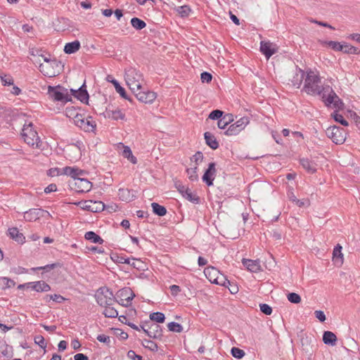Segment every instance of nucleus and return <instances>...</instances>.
<instances>
[{
    "label": "nucleus",
    "instance_id": "nucleus-1",
    "mask_svg": "<svg viewBox=\"0 0 360 360\" xmlns=\"http://www.w3.org/2000/svg\"><path fill=\"white\" fill-rule=\"evenodd\" d=\"M319 74L311 70L306 72L303 90L309 95H319L324 90L325 86H321Z\"/></svg>",
    "mask_w": 360,
    "mask_h": 360
},
{
    "label": "nucleus",
    "instance_id": "nucleus-2",
    "mask_svg": "<svg viewBox=\"0 0 360 360\" xmlns=\"http://www.w3.org/2000/svg\"><path fill=\"white\" fill-rule=\"evenodd\" d=\"M124 77L127 86L134 93L143 89V77L139 70L129 68L126 70Z\"/></svg>",
    "mask_w": 360,
    "mask_h": 360
},
{
    "label": "nucleus",
    "instance_id": "nucleus-3",
    "mask_svg": "<svg viewBox=\"0 0 360 360\" xmlns=\"http://www.w3.org/2000/svg\"><path fill=\"white\" fill-rule=\"evenodd\" d=\"M319 96H321L322 101L326 106L333 105L334 108L338 110L342 109L344 107L343 102L329 85H326L324 90Z\"/></svg>",
    "mask_w": 360,
    "mask_h": 360
},
{
    "label": "nucleus",
    "instance_id": "nucleus-4",
    "mask_svg": "<svg viewBox=\"0 0 360 360\" xmlns=\"http://www.w3.org/2000/svg\"><path fill=\"white\" fill-rule=\"evenodd\" d=\"M22 136L25 143L33 148H39L41 146V141L37 132L34 129L33 124L30 123L25 124L22 130Z\"/></svg>",
    "mask_w": 360,
    "mask_h": 360
},
{
    "label": "nucleus",
    "instance_id": "nucleus-5",
    "mask_svg": "<svg viewBox=\"0 0 360 360\" xmlns=\"http://www.w3.org/2000/svg\"><path fill=\"white\" fill-rule=\"evenodd\" d=\"M47 94L54 101L66 103L72 101L71 96L68 94V89L60 85L55 86H49Z\"/></svg>",
    "mask_w": 360,
    "mask_h": 360
},
{
    "label": "nucleus",
    "instance_id": "nucleus-6",
    "mask_svg": "<svg viewBox=\"0 0 360 360\" xmlns=\"http://www.w3.org/2000/svg\"><path fill=\"white\" fill-rule=\"evenodd\" d=\"M95 298L98 304L101 307L112 305L116 301L112 292L106 287L98 289L95 294Z\"/></svg>",
    "mask_w": 360,
    "mask_h": 360
},
{
    "label": "nucleus",
    "instance_id": "nucleus-7",
    "mask_svg": "<svg viewBox=\"0 0 360 360\" xmlns=\"http://www.w3.org/2000/svg\"><path fill=\"white\" fill-rule=\"evenodd\" d=\"M206 277L209 281L217 285L227 286V284L231 285V283L227 280L225 276L220 274V272L213 266H209L204 271Z\"/></svg>",
    "mask_w": 360,
    "mask_h": 360
},
{
    "label": "nucleus",
    "instance_id": "nucleus-8",
    "mask_svg": "<svg viewBox=\"0 0 360 360\" xmlns=\"http://www.w3.org/2000/svg\"><path fill=\"white\" fill-rule=\"evenodd\" d=\"M326 133L327 136L336 144H342L345 141L346 132L341 127L337 126L329 127Z\"/></svg>",
    "mask_w": 360,
    "mask_h": 360
},
{
    "label": "nucleus",
    "instance_id": "nucleus-9",
    "mask_svg": "<svg viewBox=\"0 0 360 360\" xmlns=\"http://www.w3.org/2000/svg\"><path fill=\"white\" fill-rule=\"evenodd\" d=\"M70 186L77 193H86L91 191L92 184L86 179L79 177L70 181Z\"/></svg>",
    "mask_w": 360,
    "mask_h": 360
},
{
    "label": "nucleus",
    "instance_id": "nucleus-10",
    "mask_svg": "<svg viewBox=\"0 0 360 360\" xmlns=\"http://www.w3.org/2000/svg\"><path fill=\"white\" fill-rule=\"evenodd\" d=\"M141 328L150 338L160 339L162 336V330L156 323L146 322Z\"/></svg>",
    "mask_w": 360,
    "mask_h": 360
},
{
    "label": "nucleus",
    "instance_id": "nucleus-11",
    "mask_svg": "<svg viewBox=\"0 0 360 360\" xmlns=\"http://www.w3.org/2000/svg\"><path fill=\"white\" fill-rule=\"evenodd\" d=\"M249 122V117L244 116L240 118L234 124H231L228 129L224 132V134L226 136H236L243 130Z\"/></svg>",
    "mask_w": 360,
    "mask_h": 360
},
{
    "label": "nucleus",
    "instance_id": "nucleus-12",
    "mask_svg": "<svg viewBox=\"0 0 360 360\" xmlns=\"http://www.w3.org/2000/svg\"><path fill=\"white\" fill-rule=\"evenodd\" d=\"M117 297L119 298V300L117 301L119 304L124 307H128L131 304L135 294L130 288H124L117 292Z\"/></svg>",
    "mask_w": 360,
    "mask_h": 360
},
{
    "label": "nucleus",
    "instance_id": "nucleus-13",
    "mask_svg": "<svg viewBox=\"0 0 360 360\" xmlns=\"http://www.w3.org/2000/svg\"><path fill=\"white\" fill-rule=\"evenodd\" d=\"M75 124L85 131H93L96 126L91 117L85 118L82 114L77 117Z\"/></svg>",
    "mask_w": 360,
    "mask_h": 360
},
{
    "label": "nucleus",
    "instance_id": "nucleus-14",
    "mask_svg": "<svg viewBox=\"0 0 360 360\" xmlns=\"http://www.w3.org/2000/svg\"><path fill=\"white\" fill-rule=\"evenodd\" d=\"M136 98L144 103H152L156 98L157 94L149 90H139L134 93Z\"/></svg>",
    "mask_w": 360,
    "mask_h": 360
},
{
    "label": "nucleus",
    "instance_id": "nucleus-15",
    "mask_svg": "<svg viewBox=\"0 0 360 360\" xmlns=\"http://www.w3.org/2000/svg\"><path fill=\"white\" fill-rule=\"evenodd\" d=\"M217 169L215 162H210L208 165L207 169L205 170L203 176L202 181L208 186L213 185V181L216 176Z\"/></svg>",
    "mask_w": 360,
    "mask_h": 360
},
{
    "label": "nucleus",
    "instance_id": "nucleus-16",
    "mask_svg": "<svg viewBox=\"0 0 360 360\" xmlns=\"http://www.w3.org/2000/svg\"><path fill=\"white\" fill-rule=\"evenodd\" d=\"M260 51L265 56L266 59H269L277 52V48L275 44L270 41H262L260 42Z\"/></svg>",
    "mask_w": 360,
    "mask_h": 360
},
{
    "label": "nucleus",
    "instance_id": "nucleus-17",
    "mask_svg": "<svg viewBox=\"0 0 360 360\" xmlns=\"http://www.w3.org/2000/svg\"><path fill=\"white\" fill-rule=\"evenodd\" d=\"M43 213L49 214V212L42 209L32 208L24 212V219L28 221H36L39 219V217L44 216Z\"/></svg>",
    "mask_w": 360,
    "mask_h": 360
},
{
    "label": "nucleus",
    "instance_id": "nucleus-18",
    "mask_svg": "<svg viewBox=\"0 0 360 360\" xmlns=\"http://www.w3.org/2000/svg\"><path fill=\"white\" fill-rule=\"evenodd\" d=\"M242 263L247 269L253 273H257L262 271L260 261L259 259L252 260L248 259H243Z\"/></svg>",
    "mask_w": 360,
    "mask_h": 360
},
{
    "label": "nucleus",
    "instance_id": "nucleus-19",
    "mask_svg": "<svg viewBox=\"0 0 360 360\" xmlns=\"http://www.w3.org/2000/svg\"><path fill=\"white\" fill-rule=\"evenodd\" d=\"M304 76V71L296 66L295 74L292 78L290 79L292 86H295L296 88H300L303 82Z\"/></svg>",
    "mask_w": 360,
    "mask_h": 360
},
{
    "label": "nucleus",
    "instance_id": "nucleus-20",
    "mask_svg": "<svg viewBox=\"0 0 360 360\" xmlns=\"http://www.w3.org/2000/svg\"><path fill=\"white\" fill-rule=\"evenodd\" d=\"M106 80L114 85L116 91L120 95L121 97L124 99L129 100V98L127 97L125 89L120 85L118 81L116 80L112 76L108 75Z\"/></svg>",
    "mask_w": 360,
    "mask_h": 360
},
{
    "label": "nucleus",
    "instance_id": "nucleus-21",
    "mask_svg": "<svg viewBox=\"0 0 360 360\" xmlns=\"http://www.w3.org/2000/svg\"><path fill=\"white\" fill-rule=\"evenodd\" d=\"M54 66H58V64H51V63L40 64L39 70L45 76L51 77H53L56 75V72L52 70Z\"/></svg>",
    "mask_w": 360,
    "mask_h": 360
},
{
    "label": "nucleus",
    "instance_id": "nucleus-22",
    "mask_svg": "<svg viewBox=\"0 0 360 360\" xmlns=\"http://www.w3.org/2000/svg\"><path fill=\"white\" fill-rule=\"evenodd\" d=\"M300 162L302 167L309 173L313 174L316 172V165L313 162L309 160L308 158H301L300 160Z\"/></svg>",
    "mask_w": 360,
    "mask_h": 360
},
{
    "label": "nucleus",
    "instance_id": "nucleus-23",
    "mask_svg": "<svg viewBox=\"0 0 360 360\" xmlns=\"http://www.w3.org/2000/svg\"><path fill=\"white\" fill-rule=\"evenodd\" d=\"M204 137L205 139L206 144L208 146H210L212 149L216 150L217 148H219V143L212 133L209 131L205 132L204 134Z\"/></svg>",
    "mask_w": 360,
    "mask_h": 360
},
{
    "label": "nucleus",
    "instance_id": "nucleus-24",
    "mask_svg": "<svg viewBox=\"0 0 360 360\" xmlns=\"http://www.w3.org/2000/svg\"><path fill=\"white\" fill-rule=\"evenodd\" d=\"M81 102L87 103L89 100V94L84 83L78 89L76 97Z\"/></svg>",
    "mask_w": 360,
    "mask_h": 360
},
{
    "label": "nucleus",
    "instance_id": "nucleus-25",
    "mask_svg": "<svg viewBox=\"0 0 360 360\" xmlns=\"http://www.w3.org/2000/svg\"><path fill=\"white\" fill-rule=\"evenodd\" d=\"M81 47L80 42L78 40L67 43L64 47V52L68 54H71L77 52Z\"/></svg>",
    "mask_w": 360,
    "mask_h": 360
},
{
    "label": "nucleus",
    "instance_id": "nucleus-26",
    "mask_svg": "<svg viewBox=\"0 0 360 360\" xmlns=\"http://www.w3.org/2000/svg\"><path fill=\"white\" fill-rule=\"evenodd\" d=\"M120 145L123 148V150L122 151V156L125 158H127V160L132 164H136L137 159L135 156L133 155L131 148L129 146H124L122 143H120Z\"/></svg>",
    "mask_w": 360,
    "mask_h": 360
},
{
    "label": "nucleus",
    "instance_id": "nucleus-27",
    "mask_svg": "<svg viewBox=\"0 0 360 360\" xmlns=\"http://www.w3.org/2000/svg\"><path fill=\"white\" fill-rule=\"evenodd\" d=\"M120 198L123 201L130 202L134 200V195L128 188H120L118 191Z\"/></svg>",
    "mask_w": 360,
    "mask_h": 360
},
{
    "label": "nucleus",
    "instance_id": "nucleus-28",
    "mask_svg": "<svg viewBox=\"0 0 360 360\" xmlns=\"http://www.w3.org/2000/svg\"><path fill=\"white\" fill-rule=\"evenodd\" d=\"M323 341L326 345L334 346L337 342V337L331 331H325L323 335Z\"/></svg>",
    "mask_w": 360,
    "mask_h": 360
},
{
    "label": "nucleus",
    "instance_id": "nucleus-29",
    "mask_svg": "<svg viewBox=\"0 0 360 360\" xmlns=\"http://www.w3.org/2000/svg\"><path fill=\"white\" fill-rule=\"evenodd\" d=\"M8 234L11 238L15 240L17 242L22 243L25 241V237L22 233H20L18 229L15 227L10 228L8 229Z\"/></svg>",
    "mask_w": 360,
    "mask_h": 360
},
{
    "label": "nucleus",
    "instance_id": "nucleus-30",
    "mask_svg": "<svg viewBox=\"0 0 360 360\" xmlns=\"http://www.w3.org/2000/svg\"><path fill=\"white\" fill-rule=\"evenodd\" d=\"M63 174L70 176L75 179V178H79V176L82 174V171L77 168L65 167L63 169Z\"/></svg>",
    "mask_w": 360,
    "mask_h": 360
},
{
    "label": "nucleus",
    "instance_id": "nucleus-31",
    "mask_svg": "<svg viewBox=\"0 0 360 360\" xmlns=\"http://www.w3.org/2000/svg\"><path fill=\"white\" fill-rule=\"evenodd\" d=\"M84 238L94 243L103 244L104 242L103 239L94 231L86 232L84 235Z\"/></svg>",
    "mask_w": 360,
    "mask_h": 360
},
{
    "label": "nucleus",
    "instance_id": "nucleus-32",
    "mask_svg": "<svg viewBox=\"0 0 360 360\" xmlns=\"http://www.w3.org/2000/svg\"><path fill=\"white\" fill-rule=\"evenodd\" d=\"M174 11L181 18H186L191 13V8L188 5L176 6L174 8Z\"/></svg>",
    "mask_w": 360,
    "mask_h": 360
},
{
    "label": "nucleus",
    "instance_id": "nucleus-33",
    "mask_svg": "<svg viewBox=\"0 0 360 360\" xmlns=\"http://www.w3.org/2000/svg\"><path fill=\"white\" fill-rule=\"evenodd\" d=\"M333 259L335 261V262L340 263V264L343 263V254L342 253V246L340 244H338L333 249Z\"/></svg>",
    "mask_w": 360,
    "mask_h": 360
},
{
    "label": "nucleus",
    "instance_id": "nucleus-34",
    "mask_svg": "<svg viewBox=\"0 0 360 360\" xmlns=\"http://www.w3.org/2000/svg\"><path fill=\"white\" fill-rule=\"evenodd\" d=\"M120 263L122 264H129L134 268H136L137 269H140L141 268V265L142 264L141 261L140 259H136L134 258L130 259V258H124L121 257L120 260Z\"/></svg>",
    "mask_w": 360,
    "mask_h": 360
},
{
    "label": "nucleus",
    "instance_id": "nucleus-35",
    "mask_svg": "<svg viewBox=\"0 0 360 360\" xmlns=\"http://www.w3.org/2000/svg\"><path fill=\"white\" fill-rule=\"evenodd\" d=\"M79 109H77L75 107H67L65 109V115L68 117L72 118L75 122V120H77V117L80 116L82 114L79 112Z\"/></svg>",
    "mask_w": 360,
    "mask_h": 360
},
{
    "label": "nucleus",
    "instance_id": "nucleus-36",
    "mask_svg": "<svg viewBox=\"0 0 360 360\" xmlns=\"http://www.w3.org/2000/svg\"><path fill=\"white\" fill-rule=\"evenodd\" d=\"M182 196L194 204L200 203V198L196 194L192 193L189 188L188 191H185L184 194Z\"/></svg>",
    "mask_w": 360,
    "mask_h": 360
},
{
    "label": "nucleus",
    "instance_id": "nucleus-37",
    "mask_svg": "<svg viewBox=\"0 0 360 360\" xmlns=\"http://www.w3.org/2000/svg\"><path fill=\"white\" fill-rule=\"evenodd\" d=\"M151 207L153 208V212L158 216L163 217L167 214L166 208L157 202H153L151 204Z\"/></svg>",
    "mask_w": 360,
    "mask_h": 360
},
{
    "label": "nucleus",
    "instance_id": "nucleus-38",
    "mask_svg": "<svg viewBox=\"0 0 360 360\" xmlns=\"http://www.w3.org/2000/svg\"><path fill=\"white\" fill-rule=\"evenodd\" d=\"M106 113L107 115H105V117L107 116L108 118H111L114 120L124 119V114L122 113V112L120 110L107 111Z\"/></svg>",
    "mask_w": 360,
    "mask_h": 360
},
{
    "label": "nucleus",
    "instance_id": "nucleus-39",
    "mask_svg": "<svg viewBox=\"0 0 360 360\" xmlns=\"http://www.w3.org/2000/svg\"><path fill=\"white\" fill-rule=\"evenodd\" d=\"M105 309L103 314L105 317L108 318H116L118 316L117 309L112 307V305L105 306Z\"/></svg>",
    "mask_w": 360,
    "mask_h": 360
},
{
    "label": "nucleus",
    "instance_id": "nucleus-40",
    "mask_svg": "<svg viewBox=\"0 0 360 360\" xmlns=\"http://www.w3.org/2000/svg\"><path fill=\"white\" fill-rule=\"evenodd\" d=\"M36 292H48L51 290V286L44 281H36Z\"/></svg>",
    "mask_w": 360,
    "mask_h": 360
},
{
    "label": "nucleus",
    "instance_id": "nucleus-41",
    "mask_svg": "<svg viewBox=\"0 0 360 360\" xmlns=\"http://www.w3.org/2000/svg\"><path fill=\"white\" fill-rule=\"evenodd\" d=\"M131 24L137 30H141L146 26V23L143 20L136 17L131 18Z\"/></svg>",
    "mask_w": 360,
    "mask_h": 360
},
{
    "label": "nucleus",
    "instance_id": "nucleus-42",
    "mask_svg": "<svg viewBox=\"0 0 360 360\" xmlns=\"http://www.w3.org/2000/svg\"><path fill=\"white\" fill-rule=\"evenodd\" d=\"M150 319L158 323H163L165 320V314L162 312H153L150 314Z\"/></svg>",
    "mask_w": 360,
    "mask_h": 360
},
{
    "label": "nucleus",
    "instance_id": "nucleus-43",
    "mask_svg": "<svg viewBox=\"0 0 360 360\" xmlns=\"http://www.w3.org/2000/svg\"><path fill=\"white\" fill-rule=\"evenodd\" d=\"M342 49L340 51L345 53H349V54H359V51L358 49L355 46L348 45L347 44H342Z\"/></svg>",
    "mask_w": 360,
    "mask_h": 360
},
{
    "label": "nucleus",
    "instance_id": "nucleus-44",
    "mask_svg": "<svg viewBox=\"0 0 360 360\" xmlns=\"http://www.w3.org/2000/svg\"><path fill=\"white\" fill-rule=\"evenodd\" d=\"M89 204L92 205L91 212H98L104 210L105 205L101 201H91Z\"/></svg>",
    "mask_w": 360,
    "mask_h": 360
},
{
    "label": "nucleus",
    "instance_id": "nucleus-45",
    "mask_svg": "<svg viewBox=\"0 0 360 360\" xmlns=\"http://www.w3.org/2000/svg\"><path fill=\"white\" fill-rule=\"evenodd\" d=\"M198 167L195 166L194 167H191L186 169L187 175L188 176V179L192 181H197L198 179V176L197 174Z\"/></svg>",
    "mask_w": 360,
    "mask_h": 360
},
{
    "label": "nucleus",
    "instance_id": "nucleus-46",
    "mask_svg": "<svg viewBox=\"0 0 360 360\" xmlns=\"http://www.w3.org/2000/svg\"><path fill=\"white\" fill-rule=\"evenodd\" d=\"M167 328L170 331L181 333L183 330V327L181 324L176 322H170L167 325Z\"/></svg>",
    "mask_w": 360,
    "mask_h": 360
},
{
    "label": "nucleus",
    "instance_id": "nucleus-47",
    "mask_svg": "<svg viewBox=\"0 0 360 360\" xmlns=\"http://www.w3.org/2000/svg\"><path fill=\"white\" fill-rule=\"evenodd\" d=\"M143 346L153 352H156L158 349V345L155 342L150 340H144Z\"/></svg>",
    "mask_w": 360,
    "mask_h": 360
},
{
    "label": "nucleus",
    "instance_id": "nucleus-48",
    "mask_svg": "<svg viewBox=\"0 0 360 360\" xmlns=\"http://www.w3.org/2000/svg\"><path fill=\"white\" fill-rule=\"evenodd\" d=\"M231 354L236 359H242L245 354V352L238 347H232Z\"/></svg>",
    "mask_w": 360,
    "mask_h": 360
},
{
    "label": "nucleus",
    "instance_id": "nucleus-49",
    "mask_svg": "<svg viewBox=\"0 0 360 360\" xmlns=\"http://www.w3.org/2000/svg\"><path fill=\"white\" fill-rule=\"evenodd\" d=\"M331 115L335 122L340 123L343 126H348V122L345 120L341 114H339L337 112H334Z\"/></svg>",
    "mask_w": 360,
    "mask_h": 360
},
{
    "label": "nucleus",
    "instance_id": "nucleus-50",
    "mask_svg": "<svg viewBox=\"0 0 360 360\" xmlns=\"http://www.w3.org/2000/svg\"><path fill=\"white\" fill-rule=\"evenodd\" d=\"M0 78L4 86L13 85V79L11 75L0 74Z\"/></svg>",
    "mask_w": 360,
    "mask_h": 360
},
{
    "label": "nucleus",
    "instance_id": "nucleus-51",
    "mask_svg": "<svg viewBox=\"0 0 360 360\" xmlns=\"http://www.w3.org/2000/svg\"><path fill=\"white\" fill-rule=\"evenodd\" d=\"M287 297L288 301L291 303L298 304L301 302V297L295 292H290L288 295Z\"/></svg>",
    "mask_w": 360,
    "mask_h": 360
},
{
    "label": "nucleus",
    "instance_id": "nucleus-52",
    "mask_svg": "<svg viewBox=\"0 0 360 360\" xmlns=\"http://www.w3.org/2000/svg\"><path fill=\"white\" fill-rule=\"evenodd\" d=\"M232 122V120H227V116H224L221 117L217 122L218 127L219 129H224L226 127V126Z\"/></svg>",
    "mask_w": 360,
    "mask_h": 360
},
{
    "label": "nucleus",
    "instance_id": "nucleus-53",
    "mask_svg": "<svg viewBox=\"0 0 360 360\" xmlns=\"http://www.w3.org/2000/svg\"><path fill=\"white\" fill-rule=\"evenodd\" d=\"M324 43L334 51H340L342 49V45L338 41H325Z\"/></svg>",
    "mask_w": 360,
    "mask_h": 360
},
{
    "label": "nucleus",
    "instance_id": "nucleus-54",
    "mask_svg": "<svg viewBox=\"0 0 360 360\" xmlns=\"http://www.w3.org/2000/svg\"><path fill=\"white\" fill-rule=\"evenodd\" d=\"M34 342L38 345L41 348L45 349L46 347V343L45 342L44 338L42 335H37L34 337Z\"/></svg>",
    "mask_w": 360,
    "mask_h": 360
},
{
    "label": "nucleus",
    "instance_id": "nucleus-55",
    "mask_svg": "<svg viewBox=\"0 0 360 360\" xmlns=\"http://www.w3.org/2000/svg\"><path fill=\"white\" fill-rule=\"evenodd\" d=\"M223 114V111L220 110H214L210 113L208 117L211 120H219L222 117Z\"/></svg>",
    "mask_w": 360,
    "mask_h": 360
},
{
    "label": "nucleus",
    "instance_id": "nucleus-56",
    "mask_svg": "<svg viewBox=\"0 0 360 360\" xmlns=\"http://www.w3.org/2000/svg\"><path fill=\"white\" fill-rule=\"evenodd\" d=\"M58 264H47L46 266H38V267H34V268H32V270L35 271L37 270H45L46 271H51V269H53L54 268H56Z\"/></svg>",
    "mask_w": 360,
    "mask_h": 360
},
{
    "label": "nucleus",
    "instance_id": "nucleus-57",
    "mask_svg": "<svg viewBox=\"0 0 360 360\" xmlns=\"http://www.w3.org/2000/svg\"><path fill=\"white\" fill-rule=\"evenodd\" d=\"M259 309L265 315H270L272 313V308L267 304H260Z\"/></svg>",
    "mask_w": 360,
    "mask_h": 360
},
{
    "label": "nucleus",
    "instance_id": "nucleus-58",
    "mask_svg": "<svg viewBox=\"0 0 360 360\" xmlns=\"http://www.w3.org/2000/svg\"><path fill=\"white\" fill-rule=\"evenodd\" d=\"M200 79L202 83H210L212 79V75L208 72L201 73Z\"/></svg>",
    "mask_w": 360,
    "mask_h": 360
},
{
    "label": "nucleus",
    "instance_id": "nucleus-59",
    "mask_svg": "<svg viewBox=\"0 0 360 360\" xmlns=\"http://www.w3.org/2000/svg\"><path fill=\"white\" fill-rule=\"evenodd\" d=\"M203 160V154L200 151H198L195 153L194 155L191 158V160L195 162V166L198 167L199 162H201Z\"/></svg>",
    "mask_w": 360,
    "mask_h": 360
},
{
    "label": "nucleus",
    "instance_id": "nucleus-60",
    "mask_svg": "<svg viewBox=\"0 0 360 360\" xmlns=\"http://www.w3.org/2000/svg\"><path fill=\"white\" fill-rule=\"evenodd\" d=\"M127 357L131 360H143L142 356L136 354L133 350H129L127 352Z\"/></svg>",
    "mask_w": 360,
    "mask_h": 360
},
{
    "label": "nucleus",
    "instance_id": "nucleus-61",
    "mask_svg": "<svg viewBox=\"0 0 360 360\" xmlns=\"http://www.w3.org/2000/svg\"><path fill=\"white\" fill-rule=\"evenodd\" d=\"M1 279L4 281V285L6 288H11V287L15 286V281H13L12 279H11V278H6V277H4Z\"/></svg>",
    "mask_w": 360,
    "mask_h": 360
},
{
    "label": "nucleus",
    "instance_id": "nucleus-62",
    "mask_svg": "<svg viewBox=\"0 0 360 360\" xmlns=\"http://www.w3.org/2000/svg\"><path fill=\"white\" fill-rule=\"evenodd\" d=\"M314 314L316 318L318 319L321 322L326 321V315L323 311L316 310L314 311Z\"/></svg>",
    "mask_w": 360,
    "mask_h": 360
},
{
    "label": "nucleus",
    "instance_id": "nucleus-63",
    "mask_svg": "<svg viewBox=\"0 0 360 360\" xmlns=\"http://www.w3.org/2000/svg\"><path fill=\"white\" fill-rule=\"evenodd\" d=\"M97 340L101 342H103V343H106V344H109L110 342V338L109 336L108 335H98L97 336Z\"/></svg>",
    "mask_w": 360,
    "mask_h": 360
},
{
    "label": "nucleus",
    "instance_id": "nucleus-64",
    "mask_svg": "<svg viewBox=\"0 0 360 360\" xmlns=\"http://www.w3.org/2000/svg\"><path fill=\"white\" fill-rule=\"evenodd\" d=\"M171 294L173 296H176L181 291V288L177 285H172L169 287Z\"/></svg>",
    "mask_w": 360,
    "mask_h": 360
}]
</instances>
